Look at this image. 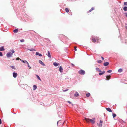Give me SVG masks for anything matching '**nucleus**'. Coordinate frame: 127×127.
<instances>
[{"instance_id":"obj_1","label":"nucleus","mask_w":127,"mask_h":127,"mask_svg":"<svg viewBox=\"0 0 127 127\" xmlns=\"http://www.w3.org/2000/svg\"><path fill=\"white\" fill-rule=\"evenodd\" d=\"M85 120L88 123L90 122L92 124H94L95 122V121L90 119L85 118Z\"/></svg>"},{"instance_id":"obj_2","label":"nucleus","mask_w":127,"mask_h":127,"mask_svg":"<svg viewBox=\"0 0 127 127\" xmlns=\"http://www.w3.org/2000/svg\"><path fill=\"white\" fill-rule=\"evenodd\" d=\"M78 73L79 74L81 75H83L85 74V71L82 69L80 70L79 71Z\"/></svg>"},{"instance_id":"obj_3","label":"nucleus","mask_w":127,"mask_h":127,"mask_svg":"<svg viewBox=\"0 0 127 127\" xmlns=\"http://www.w3.org/2000/svg\"><path fill=\"white\" fill-rule=\"evenodd\" d=\"M12 53H11V52H9L6 54V56L8 58L11 57H12Z\"/></svg>"},{"instance_id":"obj_4","label":"nucleus","mask_w":127,"mask_h":127,"mask_svg":"<svg viewBox=\"0 0 127 127\" xmlns=\"http://www.w3.org/2000/svg\"><path fill=\"white\" fill-rule=\"evenodd\" d=\"M98 38H96V39H95V38H93L92 39V41L95 43L96 42V41H97V42H98Z\"/></svg>"},{"instance_id":"obj_5","label":"nucleus","mask_w":127,"mask_h":127,"mask_svg":"<svg viewBox=\"0 0 127 127\" xmlns=\"http://www.w3.org/2000/svg\"><path fill=\"white\" fill-rule=\"evenodd\" d=\"M39 62L43 66H45V64L42 62V61L40 60H39Z\"/></svg>"},{"instance_id":"obj_6","label":"nucleus","mask_w":127,"mask_h":127,"mask_svg":"<svg viewBox=\"0 0 127 127\" xmlns=\"http://www.w3.org/2000/svg\"><path fill=\"white\" fill-rule=\"evenodd\" d=\"M13 75L14 77L16 78L17 76V74L16 73L13 72Z\"/></svg>"},{"instance_id":"obj_7","label":"nucleus","mask_w":127,"mask_h":127,"mask_svg":"<svg viewBox=\"0 0 127 127\" xmlns=\"http://www.w3.org/2000/svg\"><path fill=\"white\" fill-rule=\"evenodd\" d=\"M59 71L61 72V73H62L63 72V68L61 66H60V67L59 68Z\"/></svg>"},{"instance_id":"obj_8","label":"nucleus","mask_w":127,"mask_h":127,"mask_svg":"<svg viewBox=\"0 0 127 127\" xmlns=\"http://www.w3.org/2000/svg\"><path fill=\"white\" fill-rule=\"evenodd\" d=\"M106 109L109 112H112V111L111 109L109 108H106Z\"/></svg>"},{"instance_id":"obj_9","label":"nucleus","mask_w":127,"mask_h":127,"mask_svg":"<svg viewBox=\"0 0 127 127\" xmlns=\"http://www.w3.org/2000/svg\"><path fill=\"white\" fill-rule=\"evenodd\" d=\"M20 60L21 61L23 62V63L25 64H27L28 63L27 61L26 60H21V59H20Z\"/></svg>"},{"instance_id":"obj_10","label":"nucleus","mask_w":127,"mask_h":127,"mask_svg":"<svg viewBox=\"0 0 127 127\" xmlns=\"http://www.w3.org/2000/svg\"><path fill=\"white\" fill-rule=\"evenodd\" d=\"M109 64V63L107 62H106L104 63V65L105 66H107Z\"/></svg>"},{"instance_id":"obj_11","label":"nucleus","mask_w":127,"mask_h":127,"mask_svg":"<svg viewBox=\"0 0 127 127\" xmlns=\"http://www.w3.org/2000/svg\"><path fill=\"white\" fill-rule=\"evenodd\" d=\"M35 55H38L39 56H42V55L40 54L38 52H36L35 54Z\"/></svg>"},{"instance_id":"obj_12","label":"nucleus","mask_w":127,"mask_h":127,"mask_svg":"<svg viewBox=\"0 0 127 127\" xmlns=\"http://www.w3.org/2000/svg\"><path fill=\"white\" fill-rule=\"evenodd\" d=\"M5 49L4 48L3 46L0 47V51H3Z\"/></svg>"},{"instance_id":"obj_13","label":"nucleus","mask_w":127,"mask_h":127,"mask_svg":"<svg viewBox=\"0 0 127 127\" xmlns=\"http://www.w3.org/2000/svg\"><path fill=\"white\" fill-rule=\"evenodd\" d=\"M105 71H103L102 72H100L99 73V75H101L104 73Z\"/></svg>"},{"instance_id":"obj_14","label":"nucleus","mask_w":127,"mask_h":127,"mask_svg":"<svg viewBox=\"0 0 127 127\" xmlns=\"http://www.w3.org/2000/svg\"><path fill=\"white\" fill-rule=\"evenodd\" d=\"M47 53H48L47 56H48V57L49 58H51V55H50V52H49V51H48L47 52Z\"/></svg>"},{"instance_id":"obj_15","label":"nucleus","mask_w":127,"mask_h":127,"mask_svg":"<svg viewBox=\"0 0 127 127\" xmlns=\"http://www.w3.org/2000/svg\"><path fill=\"white\" fill-rule=\"evenodd\" d=\"M79 95V94L77 92L74 94V96H75L77 97Z\"/></svg>"},{"instance_id":"obj_16","label":"nucleus","mask_w":127,"mask_h":127,"mask_svg":"<svg viewBox=\"0 0 127 127\" xmlns=\"http://www.w3.org/2000/svg\"><path fill=\"white\" fill-rule=\"evenodd\" d=\"M54 65L56 66H57L59 64L58 63H56L55 62L53 64Z\"/></svg>"},{"instance_id":"obj_17","label":"nucleus","mask_w":127,"mask_h":127,"mask_svg":"<svg viewBox=\"0 0 127 127\" xmlns=\"http://www.w3.org/2000/svg\"><path fill=\"white\" fill-rule=\"evenodd\" d=\"M37 88V86L35 85H34L33 86V90H35Z\"/></svg>"},{"instance_id":"obj_18","label":"nucleus","mask_w":127,"mask_h":127,"mask_svg":"<svg viewBox=\"0 0 127 127\" xmlns=\"http://www.w3.org/2000/svg\"><path fill=\"white\" fill-rule=\"evenodd\" d=\"M18 30L17 29H15V30H14L13 31V32L15 33H17L18 32Z\"/></svg>"},{"instance_id":"obj_19","label":"nucleus","mask_w":127,"mask_h":127,"mask_svg":"<svg viewBox=\"0 0 127 127\" xmlns=\"http://www.w3.org/2000/svg\"><path fill=\"white\" fill-rule=\"evenodd\" d=\"M27 49L28 50L31 51H35V50L33 48H32L31 49Z\"/></svg>"},{"instance_id":"obj_20","label":"nucleus","mask_w":127,"mask_h":127,"mask_svg":"<svg viewBox=\"0 0 127 127\" xmlns=\"http://www.w3.org/2000/svg\"><path fill=\"white\" fill-rule=\"evenodd\" d=\"M36 75V77H37V79L39 80L40 81H41V80L40 78V77H39V76L38 75Z\"/></svg>"},{"instance_id":"obj_21","label":"nucleus","mask_w":127,"mask_h":127,"mask_svg":"<svg viewBox=\"0 0 127 127\" xmlns=\"http://www.w3.org/2000/svg\"><path fill=\"white\" fill-rule=\"evenodd\" d=\"M10 67L12 68V69H14V70H16L15 67L14 66H11Z\"/></svg>"},{"instance_id":"obj_22","label":"nucleus","mask_w":127,"mask_h":127,"mask_svg":"<svg viewBox=\"0 0 127 127\" xmlns=\"http://www.w3.org/2000/svg\"><path fill=\"white\" fill-rule=\"evenodd\" d=\"M123 9L124 11H127V7L125 6L123 8Z\"/></svg>"},{"instance_id":"obj_23","label":"nucleus","mask_w":127,"mask_h":127,"mask_svg":"<svg viewBox=\"0 0 127 127\" xmlns=\"http://www.w3.org/2000/svg\"><path fill=\"white\" fill-rule=\"evenodd\" d=\"M118 71L119 72H121L122 71V69L121 68H120L118 70Z\"/></svg>"},{"instance_id":"obj_24","label":"nucleus","mask_w":127,"mask_h":127,"mask_svg":"<svg viewBox=\"0 0 127 127\" xmlns=\"http://www.w3.org/2000/svg\"><path fill=\"white\" fill-rule=\"evenodd\" d=\"M94 7H92V8L89 11V12H91L92 10H94Z\"/></svg>"},{"instance_id":"obj_25","label":"nucleus","mask_w":127,"mask_h":127,"mask_svg":"<svg viewBox=\"0 0 127 127\" xmlns=\"http://www.w3.org/2000/svg\"><path fill=\"white\" fill-rule=\"evenodd\" d=\"M110 76H107L106 77V78L107 79V80H108L110 78Z\"/></svg>"},{"instance_id":"obj_26","label":"nucleus","mask_w":127,"mask_h":127,"mask_svg":"<svg viewBox=\"0 0 127 127\" xmlns=\"http://www.w3.org/2000/svg\"><path fill=\"white\" fill-rule=\"evenodd\" d=\"M90 93H88L87 94H86V96L87 97H88L90 96Z\"/></svg>"},{"instance_id":"obj_27","label":"nucleus","mask_w":127,"mask_h":127,"mask_svg":"<svg viewBox=\"0 0 127 127\" xmlns=\"http://www.w3.org/2000/svg\"><path fill=\"white\" fill-rule=\"evenodd\" d=\"M65 10L66 12H69V10L67 8H66L65 9Z\"/></svg>"},{"instance_id":"obj_28","label":"nucleus","mask_w":127,"mask_h":127,"mask_svg":"<svg viewBox=\"0 0 127 127\" xmlns=\"http://www.w3.org/2000/svg\"><path fill=\"white\" fill-rule=\"evenodd\" d=\"M116 116V114L115 113H113V118H114Z\"/></svg>"},{"instance_id":"obj_29","label":"nucleus","mask_w":127,"mask_h":127,"mask_svg":"<svg viewBox=\"0 0 127 127\" xmlns=\"http://www.w3.org/2000/svg\"><path fill=\"white\" fill-rule=\"evenodd\" d=\"M112 72V70H109L107 71V72L109 73H110L111 72Z\"/></svg>"},{"instance_id":"obj_30","label":"nucleus","mask_w":127,"mask_h":127,"mask_svg":"<svg viewBox=\"0 0 127 127\" xmlns=\"http://www.w3.org/2000/svg\"><path fill=\"white\" fill-rule=\"evenodd\" d=\"M102 62V61L100 60H98L97 61V62L99 63H101Z\"/></svg>"},{"instance_id":"obj_31","label":"nucleus","mask_w":127,"mask_h":127,"mask_svg":"<svg viewBox=\"0 0 127 127\" xmlns=\"http://www.w3.org/2000/svg\"><path fill=\"white\" fill-rule=\"evenodd\" d=\"M124 5L127 6V2H124Z\"/></svg>"},{"instance_id":"obj_32","label":"nucleus","mask_w":127,"mask_h":127,"mask_svg":"<svg viewBox=\"0 0 127 127\" xmlns=\"http://www.w3.org/2000/svg\"><path fill=\"white\" fill-rule=\"evenodd\" d=\"M27 64H28V67H29V68H31V67H30V66L29 65V63H28Z\"/></svg>"},{"instance_id":"obj_33","label":"nucleus","mask_w":127,"mask_h":127,"mask_svg":"<svg viewBox=\"0 0 127 127\" xmlns=\"http://www.w3.org/2000/svg\"><path fill=\"white\" fill-rule=\"evenodd\" d=\"M20 41L21 42H23L24 41V39H21V40H20Z\"/></svg>"},{"instance_id":"obj_34","label":"nucleus","mask_w":127,"mask_h":127,"mask_svg":"<svg viewBox=\"0 0 127 127\" xmlns=\"http://www.w3.org/2000/svg\"><path fill=\"white\" fill-rule=\"evenodd\" d=\"M3 55L2 53L1 52H0V56H2Z\"/></svg>"},{"instance_id":"obj_35","label":"nucleus","mask_w":127,"mask_h":127,"mask_svg":"<svg viewBox=\"0 0 127 127\" xmlns=\"http://www.w3.org/2000/svg\"><path fill=\"white\" fill-rule=\"evenodd\" d=\"M11 51L12 52H11V53H12V54L15 52L13 50H12Z\"/></svg>"},{"instance_id":"obj_36","label":"nucleus","mask_w":127,"mask_h":127,"mask_svg":"<svg viewBox=\"0 0 127 127\" xmlns=\"http://www.w3.org/2000/svg\"><path fill=\"white\" fill-rule=\"evenodd\" d=\"M68 90V89H66V90H63V91L64 92H66V91H67Z\"/></svg>"},{"instance_id":"obj_37","label":"nucleus","mask_w":127,"mask_h":127,"mask_svg":"<svg viewBox=\"0 0 127 127\" xmlns=\"http://www.w3.org/2000/svg\"><path fill=\"white\" fill-rule=\"evenodd\" d=\"M102 122H103V121H102L101 120H100V122L101 124H102L101 123H102Z\"/></svg>"},{"instance_id":"obj_38","label":"nucleus","mask_w":127,"mask_h":127,"mask_svg":"<svg viewBox=\"0 0 127 127\" xmlns=\"http://www.w3.org/2000/svg\"><path fill=\"white\" fill-rule=\"evenodd\" d=\"M102 124H100L99 125V126L100 127H101L102 126Z\"/></svg>"},{"instance_id":"obj_39","label":"nucleus","mask_w":127,"mask_h":127,"mask_svg":"<svg viewBox=\"0 0 127 127\" xmlns=\"http://www.w3.org/2000/svg\"><path fill=\"white\" fill-rule=\"evenodd\" d=\"M67 102L70 104H71V103L69 101H67Z\"/></svg>"},{"instance_id":"obj_40","label":"nucleus","mask_w":127,"mask_h":127,"mask_svg":"<svg viewBox=\"0 0 127 127\" xmlns=\"http://www.w3.org/2000/svg\"><path fill=\"white\" fill-rule=\"evenodd\" d=\"M74 50L75 51H76L77 49H76V47H74Z\"/></svg>"},{"instance_id":"obj_41","label":"nucleus","mask_w":127,"mask_h":127,"mask_svg":"<svg viewBox=\"0 0 127 127\" xmlns=\"http://www.w3.org/2000/svg\"><path fill=\"white\" fill-rule=\"evenodd\" d=\"M19 59H20L19 58H17L16 59L17 60H19Z\"/></svg>"},{"instance_id":"obj_42","label":"nucleus","mask_w":127,"mask_h":127,"mask_svg":"<svg viewBox=\"0 0 127 127\" xmlns=\"http://www.w3.org/2000/svg\"><path fill=\"white\" fill-rule=\"evenodd\" d=\"M71 65L73 66H74L75 65H74V64H71Z\"/></svg>"},{"instance_id":"obj_43","label":"nucleus","mask_w":127,"mask_h":127,"mask_svg":"<svg viewBox=\"0 0 127 127\" xmlns=\"http://www.w3.org/2000/svg\"><path fill=\"white\" fill-rule=\"evenodd\" d=\"M95 69H96V70H99V68L98 67H96V68Z\"/></svg>"},{"instance_id":"obj_44","label":"nucleus","mask_w":127,"mask_h":127,"mask_svg":"<svg viewBox=\"0 0 127 127\" xmlns=\"http://www.w3.org/2000/svg\"><path fill=\"white\" fill-rule=\"evenodd\" d=\"M1 124V120L0 119V124Z\"/></svg>"},{"instance_id":"obj_45","label":"nucleus","mask_w":127,"mask_h":127,"mask_svg":"<svg viewBox=\"0 0 127 127\" xmlns=\"http://www.w3.org/2000/svg\"><path fill=\"white\" fill-rule=\"evenodd\" d=\"M125 14L126 15V16L127 17V13H126Z\"/></svg>"},{"instance_id":"obj_46","label":"nucleus","mask_w":127,"mask_h":127,"mask_svg":"<svg viewBox=\"0 0 127 127\" xmlns=\"http://www.w3.org/2000/svg\"><path fill=\"white\" fill-rule=\"evenodd\" d=\"M101 58L103 60H104V58L103 57H101Z\"/></svg>"},{"instance_id":"obj_47","label":"nucleus","mask_w":127,"mask_h":127,"mask_svg":"<svg viewBox=\"0 0 127 127\" xmlns=\"http://www.w3.org/2000/svg\"><path fill=\"white\" fill-rule=\"evenodd\" d=\"M60 121H58L57 122V125H58V124L59 123V122H60Z\"/></svg>"},{"instance_id":"obj_48","label":"nucleus","mask_w":127,"mask_h":127,"mask_svg":"<svg viewBox=\"0 0 127 127\" xmlns=\"http://www.w3.org/2000/svg\"><path fill=\"white\" fill-rule=\"evenodd\" d=\"M99 71L100 72H101V70H99Z\"/></svg>"},{"instance_id":"obj_49","label":"nucleus","mask_w":127,"mask_h":127,"mask_svg":"<svg viewBox=\"0 0 127 127\" xmlns=\"http://www.w3.org/2000/svg\"><path fill=\"white\" fill-rule=\"evenodd\" d=\"M93 119V120H95V118H94Z\"/></svg>"},{"instance_id":"obj_50","label":"nucleus","mask_w":127,"mask_h":127,"mask_svg":"<svg viewBox=\"0 0 127 127\" xmlns=\"http://www.w3.org/2000/svg\"><path fill=\"white\" fill-rule=\"evenodd\" d=\"M127 29V26L126 27Z\"/></svg>"}]
</instances>
